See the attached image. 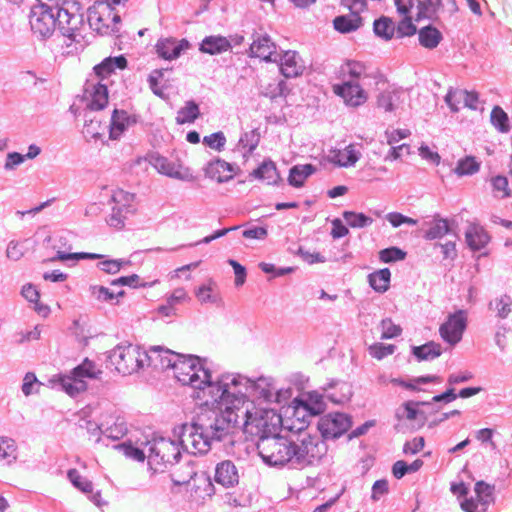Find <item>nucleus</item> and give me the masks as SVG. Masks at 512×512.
I'll list each match as a JSON object with an SVG mask.
<instances>
[{
    "label": "nucleus",
    "instance_id": "6",
    "mask_svg": "<svg viewBox=\"0 0 512 512\" xmlns=\"http://www.w3.org/2000/svg\"><path fill=\"white\" fill-rule=\"evenodd\" d=\"M179 439L183 448L191 454H203L210 448L211 436L199 422L183 424Z\"/></svg>",
    "mask_w": 512,
    "mask_h": 512
},
{
    "label": "nucleus",
    "instance_id": "46",
    "mask_svg": "<svg viewBox=\"0 0 512 512\" xmlns=\"http://www.w3.org/2000/svg\"><path fill=\"white\" fill-rule=\"evenodd\" d=\"M480 168V164L474 157L467 156L464 159L458 161L455 168V173L459 176L471 175L476 173Z\"/></svg>",
    "mask_w": 512,
    "mask_h": 512
},
{
    "label": "nucleus",
    "instance_id": "38",
    "mask_svg": "<svg viewBox=\"0 0 512 512\" xmlns=\"http://www.w3.org/2000/svg\"><path fill=\"white\" fill-rule=\"evenodd\" d=\"M374 32L377 36L390 40L395 33V24L391 18L382 16L374 21Z\"/></svg>",
    "mask_w": 512,
    "mask_h": 512
},
{
    "label": "nucleus",
    "instance_id": "48",
    "mask_svg": "<svg viewBox=\"0 0 512 512\" xmlns=\"http://www.w3.org/2000/svg\"><path fill=\"white\" fill-rule=\"evenodd\" d=\"M512 301L508 296H503L494 299L490 302L489 308L497 311V316L500 318H506L511 312Z\"/></svg>",
    "mask_w": 512,
    "mask_h": 512
},
{
    "label": "nucleus",
    "instance_id": "28",
    "mask_svg": "<svg viewBox=\"0 0 512 512\" xmlns=\"http://www.w3.org/2000/svg\"><path fill=\"white\" fill-rule=\"evenodd\" d=\"M127 66V60L124 56L106 58L100 64L94 67L97 76L104 78L109 76L116 68L124 69Z\"/></svg>",
    "mask_w": 512,
    "mask_h": 512
},
{
    "label": "nucleus",
    "instance_id": "40",
    "mask_svg": "<svg viewBox=\"0 0 512 512\" xmlns=\"http://www.w3.org/2000/svg\"><path fill=\"white\" fill-rule=\"evenodd\" d=\"M262 93L265 97L275 99L277 97H283L287 94L286 83L283 80L274 79L273 81L262 86Z\"/></svg>",
    "mask_w": 512,
    "mask_h": 512
},
{
    "label": "nucleus",
    "instance_id": "9",
    "mask_svg": "<svg viewBox=\"0 0 512 512\" xmlns=\"http://www.w3.org/2000/svg\"><path fill=\"white\" fill-rule=\"evenodd\" d=\"M244 408V405L225 408L211 425L212 437L221 440L240 429L244 421Z\"/></svg>",
    "mask_w": 512,
    "mask_h": 512
},
{
    "label": "nucleus",
    "instance_id": "5",
    "mask_svg": "<svg viewBox=\"0 0 512 512\" xmlns=\"http://www.w3.org/2000/svg\"><path fill=\"white\" fill-rule=\"evenodd\" d=\"M56 24L63 36L74 38L83 26L82 7L76 0H64L54 8Z\"/></svg>",
    "mask_w": 512,
    "mask_h": 512
},
{
    "label": "nucleus",
    "instance_id": "15",
    "mask_svg": "<svg viewBox=\"0 0 512 512\" xmlns=\"http://www.w3.org/2000/svg\"><path fill=\"white\" fill-rule=\"evenodd\" d=\"M334 94L341 97L344 103L351 107H358L368 100L367 92L360 84L353 81H344L342 84H335L332 87Z\"/></svg>",
    "mask_w": 512,
    "mask_h": 512
},
{
    "label": "nucleus",
    "instance_id": "35",
    "mask_svg": "<svg viewBox=\"0 0 512 512\" xmlns=\"http://www.w3.org/2000/svg\"><path fill=\"white\" fill-rule=\"evenodd\" d=\"M200 116V110L197 103L194 101L186 102L185 106L182 107L176 116V123L179 125L193 123Z\"/></svg>",
    "mask_w": 512,
    "mask_h": 512
},
{
    "label": "nucleus",
    "instance_id": "27",
    "mask_svg": "<svg viewBox=\"0 0 512 512\" xmlns=\"http://www.w3.org/2000/svg\"><path fill=\"white\" fill-rule=\"evenodd\" d=\"M362 25V18L358 13L337 16L333 20L334 29L340 33H350L359 29Z\"/></svg>",
    "mask_w": 512,
    "mask_h": 512
},
{
    "label": "nucleus",
    "instance_id": "53",
    "mask_svg": "<svg viewBox=\"0 0 512 512\" xmlns=\"http://www.w3.org/2000/svg\"><path fill=\"white\" fill-rule=\"evenodd\" d=\"M62 386L64 390L69 395H74L81 390L85 389V383L82 380H79L72 375L71 377H64L61 380Z\"/></svg>",
    "mask_w": 512,
    "mask_h": 512
},
{
    "label": "nucleus",
    "instance_id": "19",
    "mask_svg": "<svg viewBox=\"0 0 512 512\" xmlns=\"http://www.w3.org/2000/svg\"><path fill=\"white\" fill-rule=\"evenodd\" d=\"M280 71L286 78L298 77L305 70L304 62L296 51H285L280 58Z\"/></svg>",
    "mask_w": 512,
    "mask_h": 512
},
{
    "label": "nucleus",
    "instance_id": "1",
    "mask_svg": "<svg viewBox=\"0 0 512 512\" xmlns=\"http://www.w3.org/2000/svg\"><path fill=\"white\" fill-rule=\"evenodd\" d=\"M150 361L163 370L171 369L173 376L183 385L195 389H204L206 386L216 389L220 393L215 401L223 400L228 393L227 385L211 382V373L206 369L201 359L194 355L176 353L161 346L150 349Z\"/></svg>",
    "mask_w": 512,
    "mask_h": 512
},
{
    "label": "nucleus",
    "instance_id": "59",
    "mask_svg": "<svg viewBox=\"0 0 512 512\" xmlns=\"http://www.w3.org/2000/svg\"><path fill=\"white\" fill-rule=\"evenodd\" d=\"M104 129L101 128L100 122L96 120H90L89 123H85L83 128L84 136L91 139H98L103 135Z\"/></svg>",
    "mask_w": 512,
    "mask_h": 512
},
{
    "label": "nucleus",
    "instance_id": "16",
    "mask_svg": "<svg viewBox=\"0 0 512 512\" xmlns=\"http://www.w3.org/2000/svg\"><path fill=\"white\" fill-rule=\"evenodd\" d=\"M83 99L86 101L89 110L99 111L104 109L108 104L107 86L100 82L96 83L88 80L85 84Z\"/></svg>",
    "mask_w": 512,
    "mask_h": 512
},
{
    "label": "nucleus",
    "instance_id": "63",
    "mask_svg": "<svg viewBox=\"0 0 512 512\" xmlns=\"http://www.w3.org/2000/svg\"><path fill=\"white\" fill-rule=\"evenodd\" d=\"M155 167L163 174L179 178L180 172L175 170L174 166L167 162L165 158H156Z\"/></svg>",
    "mask_w": 512,
    "mask_h": 512
},
{
    "label": "nucleus",
    "instance_id": "36",
    "mask_svg": "<svg viewBox=\"0 0 512 512\" xmlns=\"http://www.w3.org/2000/svg\"><path fill=\"white\" fill-rule=\"evenodd\" d=\"M441 353V345L433 341L413 348V354L419 361L435 359L439 357Z\"/></svg>",
    "mask_w": 512,
    "mask_h": 512
},
{
    "label": "nucleus",
    "instance_id": "41",
    "mask_svg": "<svg viewBox=\"0 0 512 512\" xmlns=\"http://www.w3.org/2000/svg\"><path fill=\"white\" fill-rule=\"evenodd\" d=\"M100 373L101 372L96 369L95 364L88 359H85L80 365L75 367L72 371V375H74L75 378L82 381L84 378H96Z\"/></svg>",
    "mask_w": 512,
    "mask_h": 512
},
{
    "label": "nucleus",
    "instance_id": "3",
    "mask_svg": "<svg viewBox=\"0 0 512 512\" xmlns=\"http://www.w3.org/2000/svg\"><path fill=\"white\" fill-rule=\"evenodd\" d=\"M257 449L261 458L270 465H285L295 459V442L276 434L259 440Z\"/></svg>",
    "mask_w": 512,
    "mask_h": 512
},
{
    "label": "nucleus",
    "instance_id": "52",
    "mask_svg": "<svg viewBox=\"0 0 512 512\" xmlns=\"http://www.w3.org/2000/svg\"><path fill=\"white\" fill-rule=\"evenodd\" d=\"M381 338L382 339H391L397 337L401 334L402 328L399 325H396L391 319H384L381 322Z\"/></svg>",
    "mask_w": 512,
    "mask_h": 512
},
{
    "label": "nucleus",
    "instance_id": "18",
    "mask_svg": "<svg viewBox=\"0 0 512 512\" xmlns=\"http://www.w3.org/2000/svg\"><path fill=\"white\" fill-rule=\"evenodd\" d=\"M17 446L14 440L0 436V476L5 477L15 470Z\"/></svg>",
    "mask_w": 512,
    "mask_h": 512
},
{
    "label": "nucleus",
    "instance_id": "42",
    "mask_svg": "<svg viewBox=\"0 0 512 512\" xmlns=\"http://www.w3.org/2000/svg\"><path fill=\"white\" fill-rule=\"evenodd\" d=\"M124 294L123 290L115 294L104 286L95 285L90 287L91 297L99 302H112L115 298L121 297Z\"/></svg>",
    "mask_w": 512,
    "mask_h": 512
},
{
    "label": "nucleus",
    "instance_id": "44",
    "mask_svg": "<svg viewBox=\"0 0 512 512\" xmlns=\"http://www.w3.org/2000/svg\"><path fill=\"white\" fill-rule=\"evenodd\" d=\"M22 295L29 302L35 304V310L39 314H41L43 316H46L49 313V308L47 306L40 305L38 303L39 298H40V294H39L38 290L33 285L29 284V285L24 286L23 289H22Z\"/></svg>",
    "mask_w": 512,
    "mask_h": 512
},
{
    "label": "nucleus",
    "instance_id": "12",
    "mask_svg": "<svg viewBox=\"0 0 512 512\" xmlns=\"http://www.w3.org/2000/svg\"><path fill=\"white\" fill-rule=\"evenodd\" d=\"M352 425L348 415L340 412L329 413L318 421V430L323 438H337L347 432Z\"/></svg>",
    "mask_w": 512,
    "mask_h": 512
},
{
    "label": "nucleus",
    "instance_id": "20",
    "mask_svg": "<svg viewBox=\"0 0 512 512\" xmlns=\"http://www.w3.org/2000/svg\"><path fill=\"white\" fill-rule=\"evenodd\" d=\"M189 42L185 39L176 40L167 38L160 40L157 45V53L166 60H173L180 56L181 52L189 48Z\"/></svg>",
    "mask_w": 512,
    "mask_h": 512
},
{
    "label": "nucleus",
    "instance_id": "22",
    "mask_svg": "<svg viewBox=\"0 0 512 512\" xmlns=\"http://www.w3.org/2000/svg\"><path fill=\"white\" fill-rule=\"evenodd\" d=\"M328 159L338 167H350L359 160V152L350 144L343 149L331 150Z\"/></svg>",
    "mask_w": 512,
    "mask_h": 512
},
{
    "label": "nucleus",
    "instance_id": "50",
    "mask_svg": "<svg viewBox=\"0 0 512 512\" xmlns=\"http://www.w3.org/2000/svg\"><path fill=\"white\" fill-rule=\"evenodd\" d=\"M395 351V346L392 344H383V343H375L369 347L370 355L377 359L381 360L384 357L392 355Z\"/></svg>",
    "mask_w": 512,
    "mask_h": 512
},
{
    "label": "nucleus",
    "instance_id": "29",
    "mask_svg": "<svg viewBox=\"0 0 512 512\" xmlns=\"http://www.w3.org/2000/svg\"><path fill=\"white\" fill-rule=\"evenodd\" d=\"M250 175L267 184H274L279 179L277 168L272 161H264L257 169L253 170Z\"/></svg>",
    "mask_w": 512,
    "mask_h": 512
},
{
    "label": "nucleus",
    "instance_id": "61",
    "mask_svg": "<svg viewBox=\"0 0 512 512\" xmlns=\"http://www.w3.org/2000/svg\"><path fill=\"white\" fill-rule=\"evenodd\" d=\"M425 446V440L423 437H415L410 441H407L403 446V453L406 455H414L423 450Z\"/></svg>",
    "mask_w": 512,
    "mask_h": 512
},
{
    "label": "nucleus",
    "instance_id": "49",
    "mask_svg": "<svg viewBox=\"0 0 512 512\" xmlns=\"http://www.w3.org/2000/svg\"><path fill=\"white\" fill-rule=\"evenodd\" d=\"M42 385L34 373L28 372L23 378L22 392L25 396H30L33 393H38Z\"/></svg>",
    "mask_w": 512,
    "mask_h": 512
},
{
    "label": "nucleus",
    "instance_id": "7",
    "mask_svg": "<svg viewBox=\"0 0 512 512\" xmlns=\"http://www.w3.org/2000/svg\"><path fill=\"white\" fill-rule=\"evenodd\" d=\"M119 22L120 16L108 2L97 1L88 9V23L99 34L113 32Z\"/></svg>",
    "mask_w": 512,
    "mask_h": 512
},
{
    "label": "nucleus",
    "instance_id": "37",
    "mask_svg": "<svg viewBox=\"0 0 512 512\" xmlns=\"http://www.w3.org/2000/svg\"><path fill=\"white\" fill-rule=\"evenodd\" d=\"M230 48L229 41L224 37H207L201 43V51L217 54Z\"/></svg>",
    "mask_w": 512,
    "mask_h": 512
},
{
    "label": "nucleus",
    "instance_id": "17",
    "mask_svg": "<svg viewBox=\"0 0 512 512\" xmlns=\"http://www.w3.org/2000/svg\"><path fill=\"white\" fill-rule=\"evenodd\" d=\"M474 491L477 495V504H473L471 501H463L461 502V508L465 512H486L488 506L494 500V486L484 481H478L475 484Z\"/></svg>",
    "mask_w": 512,
    "mask_h": 512
},
{
    "label": "nucleus",
    "instance_id": "23",
    "mask_svg": "<svg viewBox=\"0 0 512 512\" xmlns=\"http://www.w3.org/2000/svg\"><path fill=\"white\" fill-rule=\"evenodd\" d=\"M465 238L468 246L473 251H478L484 248L490 241L488 232L480 225L471 224L466 233Z\"/></svg>",
    "mask_w": 512,
    "mask_h": 512
},
{
    "label": "nucleus",
    "instance_id": "39",
    "mask_svg": "<svg viewBox=\"0 0 512 512\" xmlns=\"http://www.w3.org/2000/svg\"><path fill=\"white\" fill-rule=\"evenodd\" d=\"M293 404L287 408L286 410V416H285V422L286 427L289 430H296L301 431L307 426V417L308 414L305 412H300L293 416L292 414Z\"/></svg>",
    "mask_w": 512,
    "mask_h": 512
},
{
    "label": "nucleus",
    "instance_id": "54",
    "mask_svg": "<svg viewBox=\"0 0 512 512\" xmlns=\"http://www.w3.org/2000/svg\"><path fill=\"white\" fill-rule=\"evenodd\" d=\"M405 256L406 253L396 247L386 248L379 252V258L384 263L403 260Z\"/></svg>",
    "mask_w": 512,
    "mask_h": 512
},
{
    "label": "nucleus",
    "instance_id": "30",
    "mask_svg": "<svg viewBox=\"0 0 512 512\" xmlns=\"http://www.w3.org/2000/svg\"><path fill=\"white\" fill-rule=\"evenodd\" d=\"M418 40L421 46L427 49L436 48L442 40L441 32L432 26H426L419 30Z\"/></svg>",
    "mask_w": 512,
    "mask_h": 512
},
{
    "label": "nucleus",
    "instance_id": "10",
    "mask_svg": "<svg viewBox=\"0 0 512 512\" xmlns=\"http://www.w3.org/2000/svg\"><path fill=\"white\" fill-rule=\"evenodd\" d=\"M97 426L103 434L113 440L123 438L128 432L127 422L122 413L112 406L101 410Z\"/></svg>",
    "mask_w": 512,
    "mask_h": 512
},
{
    "label": "nucleus",
    "instance_id": "33",
    "mask_svg": "<svg viewBox=\"0 0 512 512\" xmlns=\"http://www.w3.org/2000/svg\"><path fill=\"white\" fill-rule=\"evenodd\" d=\"M315 172L312 164L296 165L291 168L288 181L294 187L303 186L305 180Z\"/></svg>",
    "mask_w": 512,
    "mask_h": 512
},
{
    "label": "nucleus",
    "instance_id": "43",
    "mask_svg": "<svg viewBox=\"0 0 512 512\" xmlns=\"http://www.w3.org/2000/svg\"><path fill=\"white\" fill-rule=\"evenodd\" d=\"M491 123L502 133L509 131V118L507 113L499 106H495L491 111Z\"/></svg>",
    "mask_w": 512,
    "mask_h": 512
},
{
    "label": "nucleus",
    "instance_id": "58",
    "mask_svg": "<svg viewBox=\"0 0 512 512\" xmlns=\"http://www.w3.org/2000/svg\"><path fill=\"white\" fill-rule=\"evenodd\" d=\"M396 31L398 37H407L413 36L417 29L412 22V18L410 16H404V18L398 23Z\"/></svg>",
    "mask_w": 512,
    "mask_h": 512
},
{
    "label": "nucleus",
    "instance_id": "62",
    "mask_svg": "<svg viewBox=\"0 0 512 512\" xmlns=\"http://www.w3.org/2000/svg\"><path fill=\"white\" fill-rule=\"evenodd\" d=\"M120 449L122 450L123 454L133 460L143 462L145 460V453L141 449L134 447L130 444H122L120 446Z\"/></svg>",
    "mask_w": 512,
    "mask_h": 512
},
{
    "label": "nucleus",
    "instance_id": "24",
    "mask_svg": "<svg viewBox=\"0 0 512 512\" xmlns=\"http://www.w3.org/2000/svg\"><path fill=\"white\" fill-rule=\"evenodd\" d=\"M239 475L235 465L231 461H223L216 467L215 481L225 487H231L238 483Z\"/></svg>",
    "mask_w": 512,
    "mask_h": 512
},
{
    "label": "nucleus",
    "instance_id": "32",
    "mask_svg": "<svg viewBox=\"0 0 512 512\" xmlns=\"http://www.w3.org/2000/svg\"><path fill=\"white\" fill-rule=\"evenodd\" d=\"M366 66L364 63L356 60H346L339 70L340 78L359 79L365 75Z\"/></svg>",
    "mask_w": 512,
    "mask_h": 512
},
{
    "label": "nucleus",
    "instance_id": "2",
    "mask_svg": "<svg viewBox=\"0 0 512 512\" xmlns=\"http://www.w3.org/2000/svg\"><path fill=\"white\" fill-rule=\"evenodd\" d=\"M243 415V431L251 436L259 437V440L275 435L282 424L281 416L272 409L247 405Z\"/></svg>",
    "mask_w": 512,
    "mask_h": 512
},
{
    "label": "nucleus",
    "instance_id": "45",
    "mask_svg": "<svg viewBox=\"0 0 512 512\" xmlns=\"http://www.w3.org/2000/svg\"><path fill=\"white\" fill-rule=\"evenodd\" d=\"M449 224L445 219H435L431 227L426 231L425 238L434 240L441 238L449 232Z\"/></svg>",
    "mask_w": 512,
    "mask_h": 512
},
{
    "label": "nucleus",
    "instance_id": "31",
    "mask_svg": "<svg viewBox=\"0 0 512 512\" xmlns=\"http://www.w3.org/2000/svg\"><path fill=\"white\" fill-rule=\"evenodd\" d=\"M129 124V117L127 112L115 109L112 114L110 124V138L113 140L118 139L125 131Z\"/></svg>",
    "mask_w": 512,
    "mask_h": 512
},
{
    "label": "nucleus",
    "instance_id": "14",
    "mask_svg": "<svg viewBox=\"0 0 512 512\" xmlns=\"http://www.w3.org/2000/svg\"><path fill=\"white\" fill-rule=\"evenodd\" d=\"M31 29L35 34L49 37L57 27L54 9L36 7L30 16Z\"/></svg>",
    "mask_w": 512,
    "mask_h": 512
},
{
    "label": "nucleus",
    "instance_id": "64",
    "mask_svg": "<svg viewBox=\"0 0 512 512\" xmlns=\"http://www.w3.org/2000/svg\"><path fill=\"white\" fill-rule=\"evenodd\" d=\"M196 297L201 303L216 302L218 296L213 292L211 286H201L196 292Z\"/></svg>",
    "mask_w": 512,
    "mask_h": 512
},
{
    "label": "nucleus",
    "instance_id": "47",
    "mask_svg": "<svg viewBox=\"0 0 512 512\" xmlns=\"http://www.w3.org/2000/svg\"><path fill=\"white\" fill-rule=\"evenodd\" d=\"M343 217L347 224L352 228H362L370 225L373 219L364 215L363 213H355L351 211H345Z\"/></svg>",
    "mask_w": 512,
    "mask_h": 512
},
{
    "label": "nucleus",
    "instance_id": "34",
    "mask_svg": "<svg viewBox=\"0 0 512 512\" xmlns=\"http://www.w3.org/2000/svg\"><path fill=\"white\" fill-rule=\"evenodd\" d=\"M390 277L388 268L380 269L369 275V284L376 292L383 293L389 288Z\"/></svg>",
    "mask_w": 512,
    "mask_h": 512
},
{
    "label": "nucleus",
    "instance_id": "4",
    "mask_svg": "<svg viewBox=\"0 0 512 512\" xmlns=\"http://www.w3.org/2000/svg\"><path fill=\"white\" fill-rule=\"evenodd\" d=\"M109 359L118 373L130 375L137 372L147 359L150 360V353L133 344H120L111 351Z\"/></svg>",
    "mask_w": 512,
    "mask_h": 512
},
{
    "label": "nucleus",
    "instance_id": "11",
    "mask_svg": "<svg viewBox=\"0 0 512 512\" xmlns=\"http://www.w3.org/2000/svg\"><path fill=\"white\" fill-rule=\"evenodd\" d=\"M468 322L467 311L460 309L448 315L439 327L440 337L450 346L459 343L466 330Z\"/></svg>",
    "mask_w": 512,
    "mask_h": 512
},
{
    "label": "nucleus",
    "instance_id": "55",
    "mask_svg": "<svg viewBox=\"0 0 512 512\" xmlns=\"http://www.w3.org/2000/svg\"><path fill=\"white\" fill-rule=\"evenodd\" d=\"M203 143L211 149L221 151L226 143V138L222 132H216L205 136Z\"/></svg>",
    "mask_w": 512,
    "mask_h": 512
},
{
    "label": "nucleus",
    "instance_id": "60",
    "mask_svg": "<svg viewBox=\"0 0 512 512\" xmlns=\"http://www.w3.org/2000/svg\"><path fill=\"white\" fill-rule=\"evenodd\" d=\"M397 91H384L378 97V106L385 111L390 112L394 109V100L397 97Z\"/></svg>",
    "mask_w": 512,
    "mask_h": 512
},
{
    "label": "nucleus",
    "instance_id": "57",
    "mask_svg": "<svg viewBox=\"0 0 512 512\" xmlns=\"http://www.w3.org/2000/svg\"><path fill=\"white\" fill-rule=\"evenodd\" d=\"M493 190L498 193L500 198L510 196V189L508 187V179L504 176H496L491 179Z\"/></svg>",
    "mask_w": 512,
    "mask_h": 512
},
{
    "label": "nucleus",
    "instance_id": "26",
    "mask_svg": "<svg viewBox=\"0 0 512 512\" xmlns=\"http://www.w3.org/2000/svg\"><path fill=\"white\" fill-rule=\"evenodd\" d=\"M325 404L322 397L317 396L314 401L310 398V401H305L302 399L295 398L293 400V416L300 413L305 412L308 416H316L324 412Z\"/></svg>",
    "mask_w": 512,
    "mask_h": 512
},
{
    "label": "nucleus",
    "instance_id": "56",
    "mask_svg": "<svg viewBox=\"0 0 512 512\" xmlns=\"http://www.w3.org/2000/svg\"><path fill=\"white\" fill-rule=\"evenodd\" d=\"M463 96L461 89L450 90L445 96V101L453 112L459 111L460 104H463Z\"/></svg>",
    "mask_w": 512,
    "mask_h": 512
},
{
    "label": "nucleus",
    "instance_id": "25",
    "mask_svg": "<svg viewBox=\"0 0 512 512\" xmlns=\"http://www.w3.org/2000/svg\"><path fill=\"white\" fill-rule=\"evenodd\" d=\"M275 50L276 45L268 36H259L250 45L251 56L260 58L264 61H270Z\"/></svg>",
    "mask_w": 512,
    "mask_h": 512
},
{
    "label": "nucleus",
    "instance_id": "51",
    "mask_svg": "<svg viewBox=\"0 0 512 512\" xmlns=\"http://www.w3.org/2000/svg\"><path fill=\"white\" fill-rule=\"evenodd\" d=\"M68 478L72 482V484L80 489L83 492H91L92 484L86 478L82 477V475L76 469H71L68 472Z\"/></svg>",
    "mask_w": 512,
    "mask_h": 512
},
{
    "label": "nucleus",
    "instance_id": "21",
    "mask_svg": "<svg viewBox=\"0 0 512 512\" xmlns=\"http://www.w3.org/2000/svg\"><path fill=\"white\" fill-rule=\"evenodd\" d=\"M205 173L210 179L222 183L234 177L235 169L230 163L217 159L207 165Z\"/></svg>",
    "mask_w": 512,
    "mask_h": 512
},
{
    "label": "nucleus",
    "instance_id": "13",
    "mask_svg": "<svg viewBox=\"0 0 512 512\" xmlns=\"http://www.w3.org/2000/svg\"><path fill=\"white\" fill-rule=\"evenodd\" d=\"M326 453V444L317 436L304 435L300 444L295 443V459L308 461L321 459Z\"/></svg>",
    "mask_w": 512,
    "mask_h": 512
},
{
    "label": "nucleus",
    "instance_id": "8",
    "mask_svg": "<svg viewBox=\"0 0 512 512\" xmlns=\"http://www.w3.org/2000/svg\"><path fill=\"white\" fill-rule=\"evenodd\" d=\"M179 456L180 450L173 441L160 438L150 443L147 459L150 467L159 471L174 464Z\"/></svg>",
    "mask_w": 512,
    "mask_h": 512
}]
</instances>
